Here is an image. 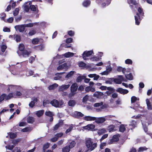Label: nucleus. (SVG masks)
I'll return each instance as SVG.
<instances>
[{"mask_svg": "<svg viewBox=\"0 0 152 152\" xmlns=\"http://www.w3.org/2000/svg\"><path fill=\"white\" fill-rule=\"evenodd\" d=\"M86 145L88 150L91 151L93 150L97 146V144L96 143H93L92 140L90 138L86 139Z\"/></svg>", "mask_w": 152, "mask_h": 152, "instance_id": "f257e3e1", "label": "nucleus"}, {"mask_svg": "<svg viewBox=\"0 0 152 152\" xmlns=\"http://www.w3.org/2000/svg\"><path fill=\"white\" fill-rule=\"evenodd\" d=\"M138 11L139 13L140 14V15L138 13H137V15L136 16H135V23L137 25H139V24L140 21L141 20L140 17L141 16V15H143L144 14L143 10L141 7H139L138 9Z\"/></svg>", "mask_w": 152, "mask_h": 152, "instance_id": "f03ea898", "label": "nucleus"}, {"mask_svg": "<svg viewBox=\"0 0 152 152\" xmlns=\"http://www.w3.org/2000/svg\"><path fill=\"white\" fill-rule=\"evenodd\" d=\"M12 98H15V96L14 95V93H10L7 95L6 94H3L1 95L0 101H2L4 99L6 100H8Z\"/></svg>", "mask_w": 152, "mask_h": 152, "instance_id": "7ed1b4c3", "label": "nucleus"}, {"mask_svg": "<svg viewBox=\"0 0 152 152\" xmlns=\"http://www.w3.org/2000/svg\"><path fill=\"white\" fill-rule=\"evenodd\" d=\"M71 93L69 95V97H71L74 96L78 88V86L77 83H75L72 85L71 86Z\"/></svg>", "mask_w": 152, "mask_h": 152, "instance_id": "20e7f679", "label": "nucleus"}, {"mask_svg": "<svg viewBox=\"0 0 152 152\" xmlns=\"http://www.w3.org/2000/svg\"><path fill=\"white\" fill-rule=\"evenodd\" d=\"M50 103L56 107H60L64 105V102L60 100L58 102L56 99H53L50 101Z\"/></svg>", "mask_w": 152, "mask_h": 152, "instance_id": "39448f33", "label": "nucleus"}, {"mask_svg": "<svg viewBox=\"0 0 152 152\" xmlns=\"http://www.w3.org/2000/svg\"><path fill=\"white\" fill-rule=\"evenodd\" d=\"M7 87V90L8 92L18 90H20L21 89V87L19 86L14 85H8Z\"/></svg>", "mask_w": 152, "mask_h": 152, "instance_id": "423d86ee", "label": "nucleus"}, {"mask_svg": "<svg viewBox=\"0 0 152 152\" xmlns=\"http://www.w3.org/2000/svg\"><path fill=\"white\" fill-rule=\"evenodd\" d=\"M107 119V116L100 117H96L95 119V122L97 124H101L104 123Z\"/></svg>", "mask_w": 152, "mask_h": 152, "instance_id": "0eeeda50", "label": "nucleus"}, {"mask_svg": "<svg viewBox=\"0 0 152 152\" xmlns=\"http://www.w3.org/2000/svg\"><path fill=\"white\" fill-rule=\"evenodd\" d=\"M93 54V52L92 50L84 51L83 54V58L84 60L88 59L87 57H88Z\"/></svg>", "mask_w": 152, "mask_h": 152, "instance_id": "6e6552de", "label": "nucleus"}, {"mask_svg": "<svg viewBox=\"0 0 152 152\" xmlns=\"http://www.w3.org/2000/svg\"><path fill=\"white\" fill-rule=\"evenodd\" d=\"M25 26L24 24L16 26L15 28L16 31L18 30L20 32H23L25 29Z\"/></svg>", "mask_w": 152, "mask_h": 152, "instance_id": "1a4fd4ad", "label": "nucleus"}, {"mask_svg": "<svg viewBox=\"0 0 152 152\" xmlns=\"http://www.w3.org/2000/svg\"><path fill=\"white\" fill-rule=\"evenodd\" d=\"M95 127V126L92 124H88L86 126H84L83 128L88 131H93Z\"/></svg>", "mask_w": 152, "mask_h": 152, "instance_id": "9d476101", "label": "nucleus"}, {"mask_svg": "<svg viewBox=\"0 0 152 152\" xmlns=\"http://www.w3.org/2000/svg\"><path fill=\"white\" fill-rule=\"evenodd\" d=\"M70 85H63L59 86V91H63L66 90L70 87Z\"/></svg>", "mask_w": 152, "mask_h": 152, "instance_id": "9b49d317", "label": "nucleus"}, {"mask_svg": "<svg viewBox=\"0 0 152 152\" xmlns=\"http://www.w3.org/2000/svg\"><path fill=\"white\" fill-rule=\"evenodd\" d=\"M96 56H95L91 59L93 61H98L101 59V58L103 55V53L101 52H99L98 53L96 54Z\"/></svg>", "mask_w": 152, "mask_h": 152, "instance_id": "f8f14e48", "label": "nucleus"}, {"mask_svg": "<svg viewBox=\"0 0 152 152\" xmlns=\"http://www.w3.org/2000/svg\"><path fill=\"white\" fill-rule=\"evenodd\" d=\"M95 119V117L90 116H85L83 117L84 120L86 121H94Z\"/></svg>", "mask_w": 152, "mask_h": 152, "instance_id": "ddd939ff", "label": "nucleus"}, {"mask_svg": "<svg viewBox=\"0 0 152 152\" xmlns=\"http://www.w3.org/2000/svg\"><path fill=\"white\" fill-rule=\"evenodd\" d=\"M38 99L37 97H33L31 99V101L29 104V106L31 107H33L34 104L37 101Z\"/></svg>", "mask_w": 152, "mask_h": 152, "instance_id": "4468645a", "label": "nucleus"}, {"mask_svg": "<svg viewBox=\"0 0 152 152\" xmlns=\"http://www.w3.org/2000/svg\"><path fill=\"white\" fill-rule=\"evenodd\" d=\"M68 68L66 63H64L58 66L57 68L58 70H60L63 69H67Z\"/></svg>", "mask_w": 152, "mask_h": 152, "instance_id": "2eb2a0df", "label": "nucleus"}, {"mask_svg": "<svg viewBox=\"0 0 152 152\" xmlns=\"http://www.w3.org/2000/svg\"><path fill=\"white\" fill-rule=\"evenodd\" d=\"M118 92L121 94H126L128 93L129 91L126 89H124L121 88H119L116 90Z\"/></svg>", "mask_w": 152, "mask_h": 152, "instance_id": "dca6fc26", "label": "nucleus"}, {"mask_svg": "<svg viewBox=\"0 0 152 152\" xmlns=\"http://www.w3.org/2000/svg\"><path fill=\"white\" fill-rule=\"evenodd\" d=\"M112 68L109 66H108L107 67L106 70V71L103 72L101 73L100 74L102 75H107L108 73L112 70Z\"/></svg>", "mask_w": 152, "mask_h": 152, "instance_id": "f3484780", "label": "nucleus"}, {"mask_svg": "<svg viewBox=\"0 0 152 152\" xmlns=\"http://www.w3.org/2000/svg\"><path fill=\"white\" fill-rule=\"evenodd\" d=\"M75 117L77 118H80L84 116L83 114L80 112L75 111L74 113Z\"/></svg>", "mask_w": 152, "mask_h": 152, "instance_id": "a211bd4d", "label": "nucleus"}, {"mask_svg": "<svg viewBox=\"0 0 152 152\" xmlns=\"http://www.w3.org/2000/svg\"><path fill=\"white\" fill-rule=\"evenodd\" d=\"M64 73V72H62L56 73L55 74V75L57 76L54 77V80H61L62 78V77L61 76H60V75H62V74Z\"/></svg>", "mask_w": 152, "mask_h": 152, "instance_id": "6ab92c4d", "label": "nucleus"}, {"mask_svg": "<svg viewBox=\"0 0 152 152\" xmlns=\"http://www.w3.org/2000/svg\"><path fill=\"white\" fill-rule=\"evenodd\" d=\"M146 104L147 106V109L148 110H152V106L150 100L148 99H146Z\"/></svg>", "mask_w": 152, "mask_h": 152, "instance_id": "aec40b11", "label": "nucleus"}, {"mask_svg": "<svg viewBox=\"0 0 152 152\" xmlns=\"http://www.w3.org/2000/svg\"><path fill=\"white\" fill-rule=\"evenodd\" d=\"M85 91L87 92L91 91L94 92L95 91V89L94 87L89 86L85 88Z\"/></svg>", "mask_w": 152, "mask_h": 152, "instance_id": "412c9836", "label": "nucleus"}, {"mask_svg": "<svg viewBox=\"0 0 152 152\" xmlns=\"http://www.w3.org/2000/svg\"><path fill=\"white\" fill-rule=\"evenodd\" d=\"M27 121L30 124H32L34 121V118L32 117L29 116L27 118Z\"/></svg>", "mask_w": 152, "mask_h": 152, "instance_id": "4be33fe9", "label": "nucleus"}, {"mask_svg": "<svg viewBox=\"0 0 152 152\" xmlns=\"http://www.w3.org/2000/svg\"><path fill=\"white\" fill-rule=\"evenodd\" d=\"M91 1L89 0H85L83 2V4L84 7H87L90 4Z\"/></svg>", "mask_w": 152, "mask_h": 152, "instance_id": "5701e85b", "label": "nucleus"}, {"mask_svg": "<svg viewBox=\"0 0 152 152\" xmlns=\"http://www.w3.org/2000/svg\"><path fill=\"white\" fill-rule=\"evenodd\" d=\"M63 124V122L60 121L56 124L53 127V130H57L58 128L61 126Z\"/></svg>", "mask_w": 152, "mask_h": 152, "instance_id": "b1692460", "label": "nucleus"}, {"mask_svg": "<svg viewBox=\"0 0 152 152\" xmlns=\"http://www.w3.org/2000/svg\"><path fill=\"white\" fill-rule=\"evenodd\" d=\"M58 86V84L55 83L49 86L48 87V88L49 90L54 89L57 87Z\"/></svg>", "mask_w": 152, "mask_h": 152, "instance_id": "393cba45", "label": "nucleus"}, {"mask_svg": "<svg viewBox=\"0 0 152 152\" xmlns=\"http://www.w3.org/2000/svg\"><path fill=\"white\" fill-rule=\"evenodd\" d=\"M107 131L104 128H103L101 129H99L97 132L98 134L99 135H101L106 132Z\"/></svg>", "mask_w": 152, "mask_h": 152, "instance_id": "a878e982", "label": "nucleus"}, {"mask_svg": "<svg viewBox=\"0 0 152 152\" xmlns=\"http://www.w3.org/2000/svg\"><path fill=\"white\" fill-rule=\"evenodd\" d=\"M44 113V110H40L36 112V115L38 117H40Z\"/></svg>", "mask_w": 152, "mask_h": 152, "instance_id": "bb28decb", "label": "nucleus"}, {"mask_svg": "<svg viewBox=\"0 0 152 152\" xmlns=\"http://www.w3.org/2000/svg\"><path fill=\"white\" fill-rule=\"evenodd\" d=\"M25 27H32L37 24V23H29L28 24H24Z\"/></svg>", "mask_w": 152, "mask_h": 152, "instance_id": "cd10ccee", "label": "nucleus"}, {"mask_svg": "<svg viewBox=\"0 0 152 152\" xmlns=\"http://www.w3.org/2000/svg\"><path fill=\"white\" fill-rule=\"evenodd\" d=\"M142 124L143 126V128L145 132H146L148 131L147 126L148 125V123L142 122Z\"/></svg>", "mask_w": 152, "mask_h": 152, "instance_id": "c85d7f7f", "label": "nucleus"}, {"mask_svg": "<svg viewBox=\"0 0 152 152\" xmlns=\"http://www.w3.org/2000/svg\"><path fill=\"white\" fill-rule=\"evenodd\" d=\"M74 55V53H72L68 52L64 54V56L66 58H69L72 56Z\"/></svg>", "mask_w": 152, "mask_h": 152, "instance_id": "c756f323", "label": "nucleus"}, {"mask_svg": "<svg viewBox=\"0 0 152 152\" xmlns=\"http://www.w3.org/2000/svg\"><path fill=\"white\" fill-rule=\"evenodd\" d=\"M76 104L75 101L72 100H69L68 102V104L69 106L71 107H73Z\"/></svg>", "mask_w": 152, "mask_h": 152, "instance_id": "7c9ffc66", "label": "nucleus"}, {"mask_svg": "<svg viewBox=\"0 0 152 152\" xmlns=\"http://www.w3.org/2000/svg\"><path fill=\"white\" fill-rule=\"evenodd\" d=\"M23 56L24 57H26L28 56L30 54V53L28 52L27 51H24L23 52H21Z\"/></svg>", "mask_w": 152, "mask_h": 152, "instance_id": "2f4dec72", "label": "nucleus"}, {"mask_svg": "<svg viewBox=\"0 0 152 152\" xmlns=\"http://www.w3.org/2000/svg\"><path fill=\"white\" fill-rule=\"evenodd\" d=\"M148 148L145 147H140L137 150L138 152H143L147 150Z\"/></svg>", "mask_w": 152, "mask_h": 152, "instance_id": "473e14b6", "label": "nucleus"}, {"mask_svg": "<svg viewBox=\"0 0 152 152\" xmlns=\"http://www.w3.org/2000/svg\"><path fill=\"white\" fill-rule=\"evenodd\" d=\"M125 77L127 79L129 80H132L133 79V76L131 73H129V74L127 75H126Z\"/></svg>", "mask_w": 152, "mask_h": 152, "instance_id": "72a5a7b5", "label": "nucleus"}, {"mask_svg": "<svg viewBox=\"0 0 152 152\" xmlns=\"http://www.w3.org/2000/svg\"><path fill=\"white\" fill-rule=\"evenodd\" d=\"M115 126L113 125H111L108 127V130L110 132L115 131Z\"/></svg>", "mask_w": 152, "mask_h": 152, "instance_id": "f704fd0d", "label": "nucleus"}, {"mask_svg": "<svg viewBox=\"0 0 152 152\" xmlns=\"http://www.w3.org/2000/svg\"><path fill=\"white\" fill-rule=\"evenodd\" d=\"M75 144L76 142H75L74 141H72L70 143L69 147L70 148V149L72 148L75 146Z\"/></svg>", "mask_w": 152, "mask_h": 152, "instance_id": "c9c22d12", "label": "nucleus"}, {"mask_svg": "<svg viewBox=\"0 0 152 152\" xmlns=\"http://www.w3.org/2000/svg\"><path fill=\"white\" fill-rule=\"evenodd\" d=\"M126 129L124 125H121L119 127V131L121 132H124L125 130Z\"/></svg>", "mask_w": 152, "mask_h": 152, "instance_id": "e433bc0d", "label": "nucleus"}, {"mask_svg": "<svg viewBox=\"0 0 152 152\" xmlns=\"http://www.w3.org/2000/svg\"><path fill=\"white\" fill-rule=\"evenodd\" d=\"M74 71H71L66 75L65 77L66 78H68L71 77L74 74Z\"/></svg>", "mask_w": 152, "mask_h": 152, "instance_id": "4c0bfd02", "label": "nucleus"}, {"mask_svg": "<svg viewBox=\"0 0 152 152\" xmlns=\"http://www.w3.org/2000/svg\"><path fill=\"white\" fill-rule=\"evenodd\" d=\"M70 148L68 146H66L62 149L63 152H69L70 150Z\"/></svg>", "mask_w": 152, "mask_h": 152, "instance_id": "58836bf2", "label": "nucleus"}, {"mask_svg": "<svg viewBox=\"0 0 152 152\" xmlns=\"http://www.w3.org/2000/svg\"><path fill=\"white\" fill-rule=\"evenodd\" d=\"M139 99L135 96H132L131 97V101L132 103L138 100Z\"/></svg>", "mask_w": 152, "mask_h": 152, "instance_id": "ea45409f", "label": "nucleus"}, {"mask_svg": "<svg viewBox=\"0 0 152 152\" xmlns=\"http://www.w3.org/2000/svg\"><path fill=\"white\" fill-rule=\"evenodd\" d=\"M15 39L17 42H19L21 40L20 37L19 35H15Z\"/></svg>", "mask_w": 152, "mask_h": 152, "instance_id": "a19ab883", "label": "nucleus"}, {"mask_svg": "<svg viewBox=\"0 0 152 152\" xmlns=\"http://www.w3.org/2000/svg\"><path fill=\"white\" fill-rule=\"evenodd\" d=\"M73 125L72 124H71L70 125L69 129H67L65 132L66 134L68 133L71 131L73 128Z\"/></svg>", "mask_w": 152, "mask_h": 152, "instance_id": "79ce46f5", "label": "nucleus"}, {"mask_svg": "<svg viewBox=\"0 0 152 152\" xmlns=\"http://www.w3.org/2000/svg\"><path fill=\"white\" fill-rule=\"evenodd\" d=\"M45 114L46 116L49 117H52L53 115V113L50 111L46 112L45 113Z\"/></svg>", "mask_w": 152, "mask_h": 152, "instance_id": "37998d69", "label": "nucleus"}, {"mask_svg": "<svg viewBox=\"0 0 152 152\" xmlns=\"http://www.w3.org/2000/svg\"><path fill=\"white\" fill-rule=\"evenodd\" d=\"M130 126H131L133 128H134L136 125V123L134 121H132L129 124Z\"/></svg>", "mask_w": 152, "mask_h": 152, "instance_id": "c03bdc74", "label": "nucleus"}, {"mask_svg": "<svg viewBox=\"0 0 152 152\" xmlns=\"http://www.w3.org/2000/svg\"><path fill=\"white\" fill-rule=\"evenodd\" d=\"M50 102L48 100H44L43 102V105L45 107H46L48 104L50 103Z\"/></svg>", "mask_w": 152, "mask_h": 152, "instance_id": "a18cd8bd", "label": "nucleus"}, {"mask_svg": "<svg viewBox=\"0 0 152 152\" xmlns=\"http://www.w3.org/2000/svg\"><path fill=\"white\" fill-rule=\"evenodd\" d=\"M78 64L79 67H85L86 65L85 63L82 61L79 63Z\"/></svg>", "mask_w": 152, "mask_h": 152, "instance_id": "49530a36", "label": "nucleus"}, {"mask_svg": "<svg viewBox=\"0 0 152 152\" xmlns=\"http://www.w3.org/2000/svg\"><path fill=\"white\" fill-rule=\"evenodd\" d=\"M119 137V135H114L113 137V139L114 141H117L118 140V137Z\"/></svg>", "mask_w": 152, "mask_h": 152, "instance_id": "de8ad7c7", "label": "nucleus"}, {"mask_svg": "<svg viewBox=\"0 0 152 152\" xmlns=\"http://www.w3.org/2000/svg\"><path fill=\"white\" fill-rule=\"evenodd\" d=\"M30 7L31 10L34 11H37V7L33 5H31Z\"/></svg>", "mask_w": 152, "mask_h": 152, "instance_id": "09e8293b", "label": "nucleus"}, {"mask_svg": "<svg viewBox=\"0 0 152 152\" xmlns=\"http://www.w3.org/2000/svg\"><path fill=\"white\" fill-rule=\"evenodd\" d=\"M36 33V32L35 30H32L29 31V33H28V34L29 36H32L35 34Z\"/></svg>", "mask_w": 152, "mask_h": 152, "instance_id": "8fccbe9b", "label": "nucleus"}, {"mask_svg": "<svg viewBox=\"0 0 152 152\" xmlns=\"http://www.w3.org/2000/svg\"><path fill=\"white\" fill-rule=\"evenodd\" d=\"M24 46L23 44H20L19 46V49L20 51H23L24 49Z\"/></svg>", "mask_w": 152, "mask_h": 152, "instance_id": "3c124183", "label": "nucleus"}, {"mask_svg": "<svg viewBox=\"0 0 152 152\" xmlns=\"http://www.w3.org/2000/svg\"><path fill=\"white\" fill-rule=\"evenodd\" d=\"M118 79L121 80V83L122 81H126V80L125 79L122 75H118Z\"/></svg>", "mask_w": 152, "mask_h": 152, "instance_id": "603ef678", "label": "nucleus"}, {"mask_svg": "<svg viewBox=\"0 0 152 152\" xmlns=\"http://www.w3.org/2000/svg\"><path fill=\"white\" fill-rule=\"evenodd\" d=\"M27 4V3H26L24 5V10L26 12H28L29 10V6L27 5L26 4Z\"/></svg>", "mask_w": 152, "mask_h": 152, "instance_id": "864d4df0", "label": "nucleus"}, {"mask_svg": "<svg viewBox=\"0 0 152 152\" xmlns=\"http://www.w3.org/2000/svg\"><path fill=\"white\" fill-rule=\"evenodd\" d=\"M126 69L125 68H123L121 67H119L117 69V71L119 72L122 71L124 73H125V72Z\"/></svg>", "mask_w": 152, "mask_h": 152, "instance_id": "5fc2aeb1", "label": "nucleus"}, {"mask_svg": "<svg viewBox=\"0 0 152 152\" xmlns=\"http://www.w3.org/2000/svg\"><path fill=\"white\" fill-rule=\"evenodd\" d=\"M1 51L2 52H4L5 51L6 49L7 48V46L6 45H3L1 46Z\"/></svg>", "mask_w": 152, "mask_h": 152, "instance_id": "6e6d98bb", "label": "nucleus"}, {"mask_svg": "<svg viewBox=\"0 0 152 152\" xmlns=\"http://www.w3.org/2000/svg\"><path fill=\"white\" fill-rule=\"evenodd\" d=\"M22 95V93L18 91H17L16 93H14V95L15 96V98H16L17 97L20 96Z\"/></svg>", "mask_w": 152, "mask_h": 152, "instance_id": "4d7b16f0", "label": "nucleus"}, {"mask_svg": "<svg viewBox=\"0 0 152 152\" xmlns=\"http://www.w3.org/2000/svg\"><path fill=\"white\" fill-rule=\"evenodd\" d=\"M85 77L83 76H79L78 77L77 79V82H80L82 80L84 79Z\"/></svg>", "mask_w": 152, "mask_h": 152, "instance_id": "13d9d810", "label": "nucleus"}, {"mask_svg": "<svg viewBox=\"0 0 152 152\" xmlns=\"http://www.w3.org/2000/svg\"><path fill=\"white\" fill-rule=\"evenodd\" d=\"M129 4H136L137 3L135 0H127Z\"/></svg>", "mask_w": 152, "mask_h": 152, "instance_id": "bf43d9fd", "label": "nucleus"}, {"mask_svg": "<svg viewBox=\"0 0 152 152\" xmlns=\"http://www.w3.org/2000/svg\"><path fill=\"white\" fill-rule=\"evenodd\" d=\"M125 63L127 64H132V61L129 59H128L125 61Z\"/></svg>", "mask_w": 152, "mask_h": 152, "instance_id": "052dcab7", "label": "nucleus"}, {"mask_svg": "<svg viewBox=\"0 0 152 152\" xmlns=\"http://www.w3.org/2000/svg\"><path fill=\"white\" fill-rule=\"evenodd\" d=\"M113 81L114 82L117 84H121V80H119L118 78H113Z\"/></svg>", "mask_w": 152, "mask_h": 152, "instance_id": "680f3d73", "label": "nucleus"}, {"mask_svg": "<svg viewBox=\"0 0 152 152\" xmlns=\"http://www.w3.org/2000/svg\"><path fill=\"white\" fill-rule=\"evenodd\" d=\"M39 42V40L37 38H35L33 39L32 41V43L34 44H37Z\"/></svg>", "mask_w": 152, "mask_h": 152, "instance_id": "e2e57ef3", "label": "nucleus"}, {"mask_svg": "<svg viewBox=\"0 0 152 152\" xmlns=\"http://www.w3.org/2000/svg\"><path fill=\"white\" fill-rule=\"evenodd\" d=\"M20 141V139H17L14 140H12V143L14 145L17 144Z\"/></svg>", "mask_w": 152, "mask_h": 152, "instance_id": "0e129e2a", "label": "nucleus"}, {"mask_svg": "<svg viewBox=\"0 0 152 152\" xmlns=\"http://www.w3.org/2000/svg\"><path fill=\"white\" fill-rule=\"evenodd\" d=\"M15 145H8V146H5V148L7 149H8L10 150H12L13 148H14Z\"/></svg>", "mask_w": 152, "mask_h": 152, "instance_id": "69168bd1", "label": "nucleus"}, {"mask_svg": "<svg viewBox=\"0 0 152 152\" xmlns=\"http://www.w3.org/2000/svg\"><path fill=\"white\" fill-rule=\"evenodd\" d=\"M89 96L88 95H86L83 98V102H86L88 99Z\"/></svg>", "mask_w": 152, "mask_h": 152, "instance_id": "338daca9", "label": "nucleus"}, {"mask_svg": "<svg viewBox=\"0 0 152 152\" xmlns=\"http://www.w3.org/2000/svg\"><path fill=\"white\" fill-rule=\"evenodd\" d=\"M19 10L18 8H16L13 12V14L14 16H16L19 13Z\"/></svg>", "mask_w": 152, "mask_h": 152, "instance_id": "774afa93", "label": "nucleus"}]
</instances>
